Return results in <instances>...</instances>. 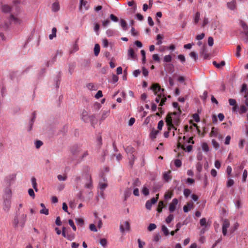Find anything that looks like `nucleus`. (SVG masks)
<instances>
[{"label":"nucleus","mask_w":248,"mask_h":248,"mask_svg":"<svg viewBox=\"0 0 248 248\" xmlns=\"http://www.w3.org/2000/svg\"><path fill=\"white\" fill-rule=\"evenodd\" d=\"M151 90H152L155 95L157 94V96L155 98V102L158 103L160 101V99L164 97V89H161L158 84H153L152 87L150 88Z\"/></svg>","instance_id":"f03ea898"},{"label":"nucleus","mask_w":248,"mask_h":248,"mask_svg":"<svg viewBox=\"0 0 248 248\" xmlns=\"http://www.w3.org/2000/svg\"><path fill=\"white\" fill-rule=\"evenodd\" d=\"M120 25L124 31H126L127 30L128 28L127 26V24L126 21L124 19H121Z\"/></svg>","instance_id":"aec40b11"},{"label":"nucleus","mask_w":248,"mask_h":248,"mask_svg":"<svg viewBox=\"0 0 248 248\" xmlns=\"http://www.w3.org/2000/svg\"><path fill=\"white\" fill-rule=\"evenodd\" d=\"M31 182L32 184V187L33 189L35 190L36 192L38 191V188L37 187V183H36V180L35 177H32L31 179Z\"/></svg>","instance_id":"4be33fe9"},{"label":"nucleus","mask_w":248,"mask_h":248,"mask_svg":"<svg viewBox=\"0 0 248 248\" xmlns=\"http://www.w3.org/2000/svg\"><path fill=\"white\" fill-rule=\"evenodd\" d=\"M164 206V202L163 201H160L158 203V206L157 208V212L158 213H161L162 212V209Z\"/></svg>","instance_id":"58836bf2"},{"label":"nucleus","mask_w":248,"mask_h":248,"mask_svg":"<svg viewBox=\"0 0 248 248\" xmlns=\"http://www.w3.org/2000/svg\"><path fill=\"white\" fill-rule=\"evenodd\" d=\"M139 248H143V247L145 245V243L142 241L140 239H138Z\"/></svg>","instance_id":"864d4df0"},{"label":"nucleus","mask_w":248,"mask_h":248,"mask_svg":"<svg viewBox=\"0 0 248 248\" xmlns=\"http://www.w3.org/2000/svg\"><path fill=\"white\" fill-rule=\"evenodd\" d=\"M57 29L55 27L52 29V33L49 35V39L52 40L54 37L56 36Z\"/></svg>","instance_id":"bb28decb"},{"label":"nucleus","mask_w":248,"mask_h":248,"mask_svg":"<svg viewBox=\"0 0 248 248\" xmlns=\"http://www.w3.org/2000/svg\"><path fill=\"white\" fill-rule=\"evenodd\" d=\"M200 14L199 12H197L195 16L194 21L195 24H197L200 20Z\"/></svg>","instance_id":"37998d69"},{"label":"nucleus","mask_w":248,"mask_h":248,"mask_svg":"<svg viewBox=\"0 0 248 248\" xmlns=\"http://www.w3.org/2000/svg\"><path fill=\"white\" fill-rule=\"evenodd\" d=\"M125 151L128 155L129 158V165L132 167L134 164L135 157L133 155V153L135 151V149L131 146H128L125 148Z\"/></svg>","instance_id":"20e7f679"},{"label":"nucleus","mask_w":248,"mask_h":248,"mask_svg":"<svg viewBox=\"0 0 248 248\" xmlns=\"http://www.w3.org/2000/svg\"><path fill=\"white\" fill-rule=\"evenodd\" d=\"M202 169V165L200 162H198L196 164V170L199 173H200Z\"/></svg>","instance_id":"49530a36"},{"label":"nucleus","mask_w":248,"mask_h":248,"mask_svg":"<svg viewBox=\"0 0 248 248\" xmlns=\"http://www.w3.org/2000/svg\"><path fill=\"white\" fill-rule=\"evenodd\" d=\"M208 44L210 46H212L214 45V39L212 37H209L208 38Z\"/></svg>","instance_id":"69168bd1"},{"label":"nucleus","mask_w":248,"mask_h":248,"mask_svg":"<svg viewBox=\"0 0 248 248\" xmlns=\"http://www.w3.org/2000/svg\"><path fill=\"white\" fill-rule=\"evenodd\" d=\"M127 55L128 59H134L136 57L134 50L132 48H130L128 50Z\"/></svg>","instance_id":"a211bd4d"},{"label":"nucleus","mask_w":248,"mask_h":248,"mask_svg":"<svg viewBox=\"0 0 248 248\" xmlns=\"http://www.w3.org/2000/svg\"><path fill=\"white\" fill-rule=\"evenodd\" d=\"M76 222L77 225L79 226L82 227L84 225V220L82 218H75Z\"/></svg>","instance_id":"412c9836"},{"label":"nucleus","mask_w":248,"mask_h":248,"mask_svg":"<svg viewBox=\"0 0 248 248\" xmlns=\"http://www.w3.org/2000/svg\"><path fill=\"white\" fill-rule=\"evenodd\" d=\"M213 65L217 68H220L225 64V62L223 61H221L219 63H217L216 61L213 62Z\"/></svg>","instance_id":"393cba45"},{"label":"nucleus","mask_w":248,"mask_h":248,"mask_svg":"<svg viewBox=\"0 0 248 248\" xmlns=\"http://www.w3.org/2000/svg\"><path fill=\"white\" fill-rule=\"evenodd\" d=\"M194 207L193 202H189L187 203L186 205H185L183 207L184 212L187 213Z\"/></svg>","instance_id":"4468645a"},{"label":"nucleus","mask_w":248,"mask_h":248,"mask_svg":"<svg viewBox=\"0 0 248 248\" xmlns=\"http://www.w3.org/2000/svg\"><path fill=\"white\" fill-rule=\"evenodd\" d=\"M229 103L230 105L234 106L233 108V110H235L237 108V106L236 105V101L235 99H229Z\"/></svg>","instance_id":"b1692460"},{"label":"nucleus","mask_w":248,"mask_h":248,"mask_svg":"<svg viewBox=\"0 0 248 248\" xmlns=\"http://www.w3.org/2000/svg\"><path fill=\"white\" fill-rule=\"evenodd\" d=\"M81 117L82 120L85 123H88L89 122L90 115H88V113L86 110H83L82 111Z\"/></svg>","instance_id":"f8f14e48"},{"label":"nucleus","mask_w":248,"mask_h":248,"mask_svg":"<svg viewBox=\"0 0 248 248\" xmlns=\"http://www.w3.org/2000/svg\"><path fill=\"white\" fill-rule=\"evenodd\" d=\"M173 215L171 214H170L168 217L166 218V222L167 224H169L173 219Z\"/></svg>","instance_id":"ea45409f"},{"label":"nucleus","mask_w":248,"mask_h":248,"mask_svg":"<svg viewBox=\"0 0 248 248\" xmlns=\"http://www.w3.org/2000/svg\"><path fill=\"white\" fill-rule=\"evenodd\" d=\"M191 191L189 189H185L184 190V195L185 196V197L187 198L189 195L191 194Z\"/></svg>","instance_id":"5fc2aeb1"},{"label":"nucleus","mask_w":248,"mask_h":248,"mask_svg":"<svg viewBox=\"0 0 248 248\" xmlns=\"http://www.w3.org/2000/svg\"><path fill=\"white\" fill-rule=\"evenodd\" d=\"M3 210L6 212L8 213L11 208V199H3Z\"/></svg>","instance_id":"6e6552de"},{"label":"nucleus","mask_w":248,"mask_h":248,"mask_svg":"<svg viewBox=\"0 0 248 248\" xmlns=\"http://www.w3.org/2000/svg\"><path fill=\"white\" fill-rule=\"evenodd\" d=\"M96 140H97V145L100 147L102 144V137L100 135H97Z\"/></svg>","instance_id":"a18cd8bd"},{"label":"nucleus","mask_w":248,"mask_h":248,"mask_svg":"<svg viewBox=\"0 0 248 248\" xmlns=\"http://www.w3.org/2000/svg\"><path fill=\"white\" fill-rule=\"evenodd\" d=\"M131 193V188H128L124 191V197H125V200H126V199L130 196Z\"/></svg>","instance_id":"473e14b6"},{"label":"nucleus","mask_w":248,"mask_h":248,"mask_svg":"<svg viewBox=\"0 0 248 248\" xmlns=\"http://www.w3.org/2000/svg\"><path fill=\"white\" fill-rule=\"evenodd\" d=\"M35 119H36V112L35 111H34L32 113V118L31 119V120L29 121V125L28 129V131H31L32 130L33 125L34 122L35 120Z\"/></svg>","instance_id":"9b49d317"},{"label":"nucleus","mask_w":248,"mask_h":248,"mask_svg":"<svg viewBox=\"0 0 248 248\" xmlns=\"http://www.w3.org/2000/svg\"><path fill=\"white\" fill-rule=\"evenodd\" d=\"M159 133V131L155 129H153L150 133L151 138L154 139L156 138V135Z\"/></svg>","instance_id":"c9c22d12"},{"label":"nucleus","mask_w":248,"mask_h":248,"mask_svg":"<svg viewBox=\"0 0 248 248\" xmlns=\"http://www.w3.org/2000/svg\"><path fill=\"white\" fill-rule=\"evenodd\" d=\"M248 175V171L246 170H245L243 171V176H242V182H245L246 180L247 177Z\"/></svg>","instance_id":"0e129e2a"},{"label":"nucleus","mask_w":248,"mask_h":248,"mask_svg":"<svg viewBox=\"0 0 248 248\" xmlns=\"http://www.w3.org/2000/svg\"><path fill=\"white\" fill-rule=\"evenodd\" d=\"M165 66H167V69L169 71V72L171 73H173L174 72V66L172 64L170 63L166 65H165Z\"/></svg>","instance_id":"79ce46f5"},{"label":"nucleus","mask_w":248,"mask_h":248,"mask_svg":"<svg viewBox=\"0 0 248 248\" xmlns=\"http://www.w3.org/2000/svg\"><path fill=\"white\" fill-rule=\"evenodd\" d=\"M189 56L190 57L193 58L195 60V61H196L198 59V55L195 52H190V53L189 54Z\"/></svg>","instance_id":"603ef678"},{"label":"nucleus","mask_w":248,"mask_h":248,"mask_svg":"<svg viewBox=\"0 0 248 248\" xmlns=\"http://www.w3.org/2000/svg\"><path fill=\"white\" fill-rule=\"evenodd\" d=\"M13 7L12 8L8 5H4L1 7V10L5 13H9L12 11Z\"/></svg>","instance_id":"dca6fc26"},{"label":"nucleus","mask_w":248,"mask_h":248,"mask_svg":"<svg viewBox=\"0 0 248 248\" xmlns=\"http://www.w3.org/2000/svg\"><path fill=\"white\" fill-rule=\"evenodd\" d=\"M100 46L96 44L94 47V53L95 56H97L100 52Z\"/></svg>","instance_id":"a878e982"},{"label":"nucleus","mask_w":248,"mask_h":248,"mask_svg":"<svg viewBox=\"0 0 248 248\" xmlns=\"http://www.w3.org/2000/svg\"><path fill=\"white\" fill-rule=\"evenodd\" d=\"M227 7L231 10H234L236 8V2L235 0H232V1L227 3Z\"/></svg>","instance_id":"ddd939ff"},{"label":"nucleus","mask_w":248,"mask_h":248,"mask_svg":"<svg viewBox=\"0 0 248 248\" xmlns=\"http://www.w3.org/2000/svg\"><path fill=\"white\" fill-rule=\"evenodd\" d=\"M170 171L165 172L163 174V178L164 180L166 181V182H168L170 180L171 177L170 176Z\"/></svg>","instance_id":"5701e85b"},{"label":"nucleus","mask_w":248,"mask_h":248,"mask_svg":"<svg viewBox=\"0 0 248 248\" xmlns=\"http://www.w3.org/2000/svg\"><path fill=\"white\" fill-rule=\"evenodd\" d=\"M142 194L145 196H147L149 194V190L147 187L144 186L141 191Z\"/></svg>","instance_id":"de8ad7c7"},{"label":"nucleus","mask_w":248,"mask_h":248,"mask_svg":"<svg viewBox=\"0 0 248 248\" xmlns=\"http://www.w3.org/2000/svg\"><path fill=\"white\" fill-rule=\"evenodd\" d=\"M230 222L227 219L223 220L222 224V232L223 235L225 236L227 233V229L230 227Z\"/></svg>","instance_id":"1a4fd4ad"},{"label":"nucleus","mask_w":248,"mask_h":248,"mask_svg":"<svg viewBox=\"0 0 248 248\" xmlns=\"http://www.w3.org/2000/svg\"><path fill=\"white\" fill-rule=\"evenodd\" d=\"M60 9V6L58 2H55L52 5V11L54 12H58Z\"/></svg>","instance_id":"6ab92c4d"},{"label":"nucleus","mask_w":248,"mask_h":248,"mask_svg":"<svg viewBox=\"0 0 248 248\" xmlns=\"http://www.w3.org/2000/svg\"><path fill=\"white\" fill-rule=\"evenodd\" d=\"M172 196V193L171 192H166L165 194L164 198L166 200H168L171 199Z\"/></svg>","instance_id":"052dcab7"},{"label":"nucleus","mask_w":248,"mask_h":248,"mask_svg":"<svg viewBox=\"0 0 248 248\" xmlns=\"http://www.w3.org/2000/svg\"><path fill=\"white\" fill-rule=\"evenodd\" d=\"M181 139V137H179V140L178 141H180V140ZM178 146L179 147H181L183 150L187 151V152H190L191 151L192 149V146L191 145H188L186 148L184 146V145H181V143H180V142H179L178 143Z\"/></svg>","instance_id":"2eb2a0df"},{"label":"nucleus","mask_w":248,"mask_h":248,"mask_svg":"<svg viewBox=\"0 0 248 248\" xmlns=\"http://www.w3.org/2000/svg\"><path fill=\"white\" fill-rule=\"evenodd\" d=\"M87 88L90 90H96L97 89L96 86L93 83H89L86 85Z\"/></svg>","instance_id":"f704fd0d"},{"label":"nucleus","mask_w":248,"mask_h":248,"mask_svg":"<svg viewBox=\"0 0 248 248\" xmlns=\"http://www.w3.org/2000/svg\"><path fill=\"white\" fill-rule=\"evenodd\" d=\"M248 110V108L246 106L244 105L241 106L240 108V112L241 113H245Z\"/></svg>","instance_id":"680f3d73"},{"label":"nucleus","mask_w":248,"mask_h":248,"mask_svg":"<svg viewBox=\"0 0 248 248\" xmlns=\"http://www.w3.org/2000/svg\"><path fill=\"white\" fill-rule=\"evenodd\" d=\"M172 57L170 55H166L164 56L163 61L165 62H169L171 61Z\"/></svg>","instance_id":"a19ab883"},{"label":"nucleus","mask_w":248,"mask_h":248,"mask_svg":"<svg viewBox=\"0 0 248 248\" xmlns=\"http://www.w3.org/2000/svg\"><path fill=\"white\" fill-rule=\"evenodd\" d=\"M166 122L168 126V130H170L171 128L174 129V130H176L177 128L174 125H178L180 124L179 116H173L168 115L166 118Z\"/></svg>","instance_id":"f257e3e1"},{"label":"nucleus","mask_w":248,"mask_h":248,"mask_svg":"<svg viewBox=\"0 0 248 248\" xmlns=\"http://www.w3.org/2000/svg\"><path fill=\"white\" fill-rule=\"evenodd\" d=\"M174 164L176 167L180 168L182 166V162L180 159H177L174 161Z\"/></svg>","instance_id":"bf43d9fd"},{"label":"nucleus","mask_w":248,"mask_h":248,"mask_svg":"<svg viewBox=\"0 0 248 248\" xmlns=\"http://www.w3.org/2000/svg\"><path fill=\"white\" fill-rule=\"evenodd\" d=\"M115 34V32L114 31H113L112 30H111V29H108L107 31H106V34L108 36V37H110V36H112L113 35H114Z\"/></svg>","instance_id":"8fccbe9b"},{"label":"nucleus","mask_w":248,"mask_h":248,"mask_svg":"<svg viewBox=\"0 0 248 248\" xmlns=\"http://www.w3.org/2000/svg\"><path fill=\"white\" fill-rule=\"evenodd\" d=\"M212 144L213 147L216 149H218L219 147L218 143L215 140H212Z\"/></svg>","instance_id":"e2e57ef3"},{"label":"nucleus","mask_w":248,"mask_h":248,"mask_svg":"<svg viewBox=\"0 0 248 248\" xmlns=\"http://www.w3.org/2000/svg\"><path fill=\"white\" fill-rule=\"evenodd\" d=\"M240 24L244 30V32L248 31V26H247V24L245 23L243 20L240 21Z\"/></svg>","instance_id":"72a5a7b5"},{"label":"nucleus","mask_w":248,"mask_h":248,"mask_svg":"<svg viewBox=\"0 0 248 248\" xmlns=\"http://www.w3.org/2000/svg\"><path fill=\"white\" fill-rule=\"evenodd\" d=\"M100 189L103 191L104 189L108 186V184L106 183L99 182V184Z\"/></svg>","instance_id":"e433bc0d"},{"label":"nucleus","mask_w":248,"mask_h":248,"mask_svg":"<svg viewBox=\"0 0 248 248\" xmlns=\"http://www.w3.org/2000/svg\"><path fill=\"white\" fill-rule=\"evenodd\" d=\"M161 230L165 236H167L169 235V230L165 225H163L161 226Z\"/></svg>","instance_id":"c756f323"},{"label":"nucleus","mask_w":248,"mask_h":248,"mask_svg":"<svg viewBox=\"0 0 248 248\" xmlns=\"http://www.w3.org/2000/svg\"><path fill=\"white\" fill-rule=\"evenodd\" d=\"M200 223L201 226H205L206 224V219L204 217L201 219L200 221Z\"/></svg>","instance_id":"774afa93"},{"label":"nucleus","mask_w":248,"mask_h":248,"mask_svg":"<svg viewBox=\"0 0 248 248\" xmlns=\"http://www.w3.org/2000/svg\"><path fill=\"white\" fill-rule=\"evenodd\" d=\"M10 20L11 21H13L16 24H20V20L15 17L13 15V13H12L11 15L10 16Z\"/></svg>","instance_id":"cd10ccee"},{"label":"nucleus","mask_w":248,"mask_h":248,"mask_svg":"<svg viewBox=\"0 0 248 248\" xmlns=\"http://www.w3.org/2000/svg\"><path fill=\"white\" fill-rule=\"evenodd\" d=\"M85 179L86 182L84 185L85 187L88 189H92L93 187V186L91 176L89 175H87Z\"/></svg>","instance_id":"9d476101"},{"label":"nucleus","mask_w":248,"mask_h":248,"mask_svg":"<svg viewBox=\"0 0 248 248\" xmlns=\"http://www.w3.org/2000/svg\"><path fill=\"white\" fill-rule=\"evenodd\" d=\"M141 185L140 181L139 179H135L133 181L132 186L133 188H138V187L140 186Z\"/></svg>","instance_id":"f3484780"},{"label":"nucleus","mask_w":248,"mask_h":248,"mask_svg":"<svg viewBox=\"0 0 248 248\" xmlns=\"http://www.w3.org/2000/svg\"><path fill=\"white\" fill-rule=\"evenodd\" d=\"M16 174H11L5 177L4 179V186H11L16 180Z\"/></svg>","instance_id":"39448f33"},{"label":"nucleus","mask_w":248,"mask_h":248,"mask_svg":"<svg viewBox=\"0 0 248 248\" xmlns=\"http://www.w3.org/2000/svg\"><path fill=\"white\" fill-rule=\"evenodd\" d=\"M3 188V199H11L12 195L11 186H4Z\"/></svg>","instance_id":"423d86ee"},{"label":"nucleus","mask_w":248,"mask_h":248,"mask_svg":"<svg viewBox=\"0 0 248 248\" xmlns=\"http://www.w3.org/2000/svg\"><path fill=\"white\" fill-rule=\"evenodd\" d=\"M178 203V200L176 198L172 200L169 206V210L170 213L173 212L176 209V206Z\"/></svg>","instance_id":"0eeeda50"},{"label":"nucleus","mask_w":248,"mask_h":248,"mask_svg":"<svg viewBox=\"0 0 248 248\" xmlns=\"http://www.w3.org/2000/svg\"><path fill=\"white\" fill-rule=\"evenodd\" d=\"M26 220L27 215L26 214H22L21 216L19 219H18L17 216H16L14 217V220L13 221V226L15 228H16L18 225H19L22 228H23Z\"/></svg>","instance_id":"7ed1b4c3"},{"label":"nucleus","mask_w":248,"mask_h":248,"mask_svg":"<svg viewBox=\"0 0 248 248\" xmlns=\"http://www.w3.org/2000/svg\"><path fill=\"white\" fill-rule=\"evenodd\" d=\"M131 33L132 35L133 36H137L139 35V32L137 31L134 27H132L131 29Z\"/></svg>","instance_id":"338daca9"},{"label":"nucleus","mask_w":248,"mask_h":248,"mask_svg":"<svg viewBox=\"0 0 248 248\" xmlns=\"http://www.w3.org/2000/svg\"><path fill=\"white\" fill-rule=\"evenodd\" d=\"M201 54L203 57L204 59H206L208 58L209 56L206 51L205 47L204 46L202 47Z\"/></svg>","instance_id":"c85d7f7f"},{"label":"nucleus","mask_w":248,"mask_h":248,"mask_svg":"<svg viewBox=\"0 0 248 248\" xmlns=\"http://www.w3.org/2000/svg\"><path fill=\"white\" fill-rule=\"evenodd\" d=\"M36 148L39 149L43 144V143L41 140H37L34 143Z\"/></svg>","instance_id":"4d7b16f0"},{"label":"nucleus","mask_w":248,"mask_h":248,"mask_svg":"<svg viewBox=\"0 0 248 248\" xmlns=\"http://www.w3.org/2000/svg\"><path fill=\"white\" fill-rule=\"evenodd\" d=\"M181 112H181V110L180 109V108H178L177 110L176 111H174L173 113H170L168 115H170L172 116H180Z\"/></svg>","instance_id":"4c0bfd02"},{"label":"nucleus","mask_w":248,"mask_h":248,"mask_svg":"<svg viewBox=\"0 0 248 248\" xmlns=\"http://www.w3.org/2000/svg\"><path fill=\"white\" fill-rule=\"evenodd\" d=\"M234 184V181L232 179H229L227 182L226 186L227 187H231Z\"/></svg>","instance_id":"3c124183"},{"label":"nucleus","mask_w":248,"mask_h":248,"mask_svg":"<svg viewBox=\"0 0 248 248\" xmlns=\"http://www.w3.org/2000/svg\"><path fill=\"white\" fill-rule=\"evenodd\" d=\"M67 176L66 174H64L63 175H58L57 176V178L59 180V181H65L66 179H67Z\"/></svg>","instance_id":"c03bdc74"},{"label":"nucleus","mask_w":248,"mask_h":248,"mask_svg":"<svg viewBox=\"0 0 248 248\" xmlns=\"http://www.w3.org/2000/svg\"><path fill=\"white\" fill-rule=\"evenodd\" d=\"M68 223L69 225L72 228L74 231H76L77 230L76 227L72 219L68 220Z\"/></svg>","instance_id":"6e6d98bb"},{"label":"nucleus","mask_w":248,"mask_h":248,"mask_svg":"<svg viewBox=\"0 0 248 248\" xmlns=\"http://www.w3.org/2000/svg\"><path fill=\"white\" fill-rule=\"evenodd\" d=\"M100 244L104 248H106L107 246L108 242L106 239L102 238L99 241Z\"/></svg>","instance_id":"2f4dec72"},{"label":"nucleus","mask_w":248,"mask_h":248,"mask_svg":"<svg viewBox=\"0 0 248 248\" xmlns=\"http://www.w3.org/2000/svg\"><path fill=\"white\" fill-rule=\"evenodd\" d=\"M202 150L206 152H207L209 151V147L207 145V144L206 143H203L202 144Z\"/></svg>","instance_id":"13d9d810"},{"label":"nucleus","mask_w":248,"mask_h":248,"mask_svg":"<svg viewBox=\"0 0 248 248\" xmlns=\"http://www.w3.org/2000/svg\"><path fill=\"white\" fill-rule=\"evenodd\" d=\"M163 38V36L160 34H158L156 36V40H157L156 44L157 45H160L162 43V39Z\"/></svg>","instance_id":"7c9ffc66"},{"label":"nucleus","mask_w":248,"mask_h":248,"mask_svg":"<svg viewBox=\"0 0 248 248\" xmlns=\"http://www.w3.org/2000/svg\"><path fill=\"white\" fill-rule=\"evenodd\" d=\"M156 228V226L155 224L151 223L148 227V230L149 231H152L154 230Z\"/></svg>","instance_id":"09e8293b"}]
</instances>
